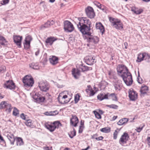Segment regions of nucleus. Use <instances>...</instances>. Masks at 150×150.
<instances>
[{
  "label": "nucleus",
  "mask_w": 150,
  "mask_h": 150,
  "mask_svg": "<svg viewBox=\"0 0 150 150\" xmlns=\"http://www.w3.org/2000/svg\"><path fill=\"white\" fill-rule=\"evenodd\" d=\"M117 74L122 77L127 86L131 85L133 82L132 75L127 68L123 64H119L117 68Z\"/></svg>",
  "instance_id": "nucleus-1"
},
{
  "label": "nucleus",
  "mask_w": 150,
  "mask_h": 150,
  "mask_svg": "<svg viewBox=\"0 0 150 150\" xmlns=\"http://www.w3.org/2000/svg\"><path fill=\"white\" fill-rule=\"evenodd\" d=\"M79 22L77 26L79 30L82 34H86L91 30V23L90 21L86 18L82 17L79 19Z\"/></svg>",
  "instance_id": "nucleus-2"
},
{
  "label": "nucleus",
  "mask_w": 150,
  "mask_h": 150,
  "mask_svg": "<svg viewBox=\"0 0 150 150\" xmlns=\"http://www.w3.org/2000/svg\"><path fill=\"white\" fill-rule=\"evenodd\" d=\"M83 34L84 35L87 42L89 43L87 44L88 46L89 45H94L98 43L99 41V38L97 36L91 35L90 31L86 32V34Z\"/></svg>",
  "instance_id": "nucleus-3"
},
{
  "label": "nucleus",
  "mask_w": 150,
  "mask_h": 150,
  "mask_svg": "<svg viewBox=\"0 0 150 150\" xmlns=\"http://www.w3.org/2000/svg\"><path fill=\"white\" fill-rule=\"evenodd\" d=\"M109 21L112 23V25L116 29L121 30L123 28V25L120 20L110 17Z\"/></svg>",
  "instance_id": "nucleus-4"
},
{
  "label": "nucleus",
  "mask_w": 150,
  "mask_h": 150,
  "mask_svg": "<svg viewBox=\"0 0 150 150\" xmlns=\"http://www.w3.org/2000/svg\"><path fill=\"white\" fill-rule=\"evenodd\" d=\"M23 81L25 86L27 87L32 86L34 83L33 78L28 75L23 78Z\"/></svg>",
  "instance_id": "nucleus-5"
},
{
  "label": "nucleus",
  "mask_w": 150,
  "mask_h": 150,
  "mask_svg": "<svg viewBox=\"0 0 150 150\" xmlns=\"http://www.w3.org/2000/svg\"><path fill=\"white\" fill-rule=\"evenodd\" d=\"M64 29L65 31L71 32L74 30V27L73 24L68 21H66L64 22Z\"/></svg>",
  "instance_id": "nucleus-6"
},
{
  "label": "nucleus",
  "mask_w": 150,
  "mask_h": 150,
  "mask_svg": "<svg viewBox=\"0 0 150 150\" xmlns=\"http://www.w3.org/2000/svg\"><path fill=\"white\" fill-rule=\"evenodd\" d=\"M59 102L61 104H65L68 103L70 99L68 98L67 95H64L63 93H60L57 98Z\"/></svg>",
  "instance_id": "nucleus-7"
},
{
  "label": "nucleus",
  "mask_w": 150,
  "mask_h": 150,
  "mask_svg": "<svg viewBox=\"0 0 150 150\" xmlns=\"http://www.w3.org/2000/svg\"><path fill=\"white\" fill-rule=\"evenodd\" d=\"M129 136L126 132H124L121 136L119 140V143L122 145L126 144L129 140Z\"/></svg>",
  "instance_id": "nucleus-8"
},
{
  "label": "nucleus",
  "mask_w": 150,
  "mask_h": 150,
  "mask_svg": "<svg viewBox=\"0 0 150 150\" xmlns=\"http://www.w3.org/2000/svg\"><path fill=\"white\" fill-rule=\"evenodd\" d=\"M39 87L41 91L46 92L48 90L50 86L47 82L43 81L39 83Z\"/></svg>",
  "instance_id": "nucleus-9"
},
{
  "label": "nucleus",
  "mask_w": 150,
  "mask_h": 150,
  "mask_svg": "<svg viewBox=\"0 0 150 150\" xmlns=\"http://www.w3.org/2000/svg\"><path fill=\"white\" fill-rule=\"evenodd\" d=\"M85 11L87 16L90 18H93L95 17V13L92 7L88 6L85 9Z\"/></svg>",
  "instance_id": "nucleus-10"
},
{
  "label": "nucleus",
  "mask_w": 150,
  "mask_h": 150,
  "mask_svg": "<svg viewBox=\"0 0 150 150\" xmlns=\"http://www.w3.org/2000/svg\"><path fill=\"white\" fill-rule=\"evenodd\" d=\"M4 87L10 89H14L15 86L14 83L12 80H8L4 84Z\"/></svg>",
  "instance_id": "nucleus-11"
},
{
  "label": "nucleus",
  "mask_w": 150,
  "mask_h": 150,
  "mask_svg": "<svg viewBox=\"0 0 150 150\" xmlns=\"http://www.w3.org/2000/svg\"><path fill=\"white\" fill-rule=\"evenodd\" d=\"M129 96L130 100L135 101L137 98V93L132 89L129 92Z\"/></svg>",
  "instance_id": "nucleus-12"
},
{
  "label": "nucleus",
  "mask_w": 150,
  "mask_h": 150,
  "mask_svg": "<svg viewBox=\"0 0 150 150\" xmlns=\"http://www.w3.org/2000/svg\"><path fill=\"white\" fill-rule=\"evenodd\" d=\"M13 38L14 42L19 47H21V40L22 39V36L16 35H13Z\"/></svg>",
  "instance_id": "nucleus-13"
},
{
  "label": "nucleus",
  "mask_w": 150,
  "mask_h": 150,
  "mask_svg": "<svg viewBox=\"0 0 150 150\" xmlns=\"http://www.w3.org/2000/svg\"><path fill=\"white\" fill-rule=\"evenodd\" d=\"M85 59L86 62L88 65H92L96 62L95 57L91 56L86 57Z\"/></svg>",
  "instance_id": "nucleus-14"
},
{
  "label": "nucleus",
  "mask_w": 150,
  "mask_h": 150,
  "mask_svg": "<svg viewBox=\"0 0 150 150\" xmlns=\"http://www.w3.org/2000/svg\"><path fill=\"white\" fill-rule=\"evenodd\" d=\"M33 98L34 99L39 102H43L45 99V97L40 96V95L38 93H36Z\"/></svg>",
  "instance_id": "nucleus-15"
},
{
  "label": "nucleus",
  "mask_w": 150,
  "mask_h": 150,
  "mask_svg": "<svg viewBox=\"0 0 150 150\" xmlns=\"http://www.w3.org/2000/svg\"><path fill=\"white\" fill-rule=\"evenodd\" d=\"M78 122L79 120L78 117L76 115H72L70 119V123L74 127H76L77 126Z\"/></svg>",
  "instance_id": "nucleus-16"
},
{
  "label": "nucleus",
  "mask_w": 150,
  "mask_h": 150,
  "mask_svg": "<svg viewBox=\"0 0 150 150\" xmlns=\"http://www.w3.org/2000/svg\"><path fill=\"white\" fill-rule=\"evenodd\" d=\"M96 28L97 29L99 30L100 32L103 35L105 32V29L103 26L101 22H97L96 24Z\"/></svg>",
  "instance_id": "nucleus-17"
},
{
  "label": "nucleus",
  "mask_w": 150,
  "mask_h": 150,
  "mask_svg": "<svg viewBox=\"0 0 150 150\" xmlns=\"http://www.w3.org/2000/svg\"><path fill=\"white\" fill-rule=\"evenodd\" d=\"M32 40L31 36L28 35L25 39V43L24 44V46L25 48H28L30 46V41Z\"/></svg>",
  "instance_id": "nucleus-18"
},
{
  "label": "nucleus",
  "mask_w": 150,
  "mask_h": 150,
  "mask_svg": "<svg viewBox=\"0 0 150 150\" xmlns=\"http://www.w3.org/2000/svg\"><path fill=\"white\" fill-rule=\"evenodd\" d=\"M49 60L51 64L54 65L58 63V59L57 57L52 56L50 57Z\"/></svg>",
  "instance_id": "nucleus-19"
},
{
  "label": "nucleus",
  "mask_w": 150,
  "mask_h": 150,
  "mask_svg": "<svg viewBox=\"0 0 150 150\" xmlns=\"http://www.w3.org/2000/svg\"><path fill=\"white\" fill-rule=\"evenodd\" d=\"M72 74L73 76L76 79H77L79 78L80 75V71L78 69L74 68L72 69Z\"/></svg>",
  "instance_id": "nucleus-20"
},
{
  "label": "nucleus",
  "mask_w": 150,
  "mask_h": 150,
  "mask_svg": "<svg viewBox=\"0 0 150 150\" xmlns=\"http://www.w3.org/2000/svg\"><path fill=\"white\" fill-rule=\"evenodd\" d=\"M97 98L98 100L100 101H102L105 99H108V96L107 93L106 94H105L104 93H100L98 96Z\"/></svg>",
  "instance_id": "nucleus-21"
},
{
  "label": "nucleus",
  "mask_w": 150,
  "mask_h": 150,
  "mask_svg": "<svg viewBox=\"0 0 150 150\" xmlns=\"http://www.w3.org/2000/svg\"><path fill=\"white\" fill-rule=\"evenodd\" d=\"M114 86L115 90L117 91H120L122 86L121 83L119 80L115 82Z\"/></svg>",
  "instance_id": "nucleus-22"
},
{
  "label": "nucleus",
  "mask_w": 150,
  "mask_h": 150,
  "mask_svg": "<svg viewBox=\"0 0 150 150\" xmlns=\"http://www.w3.org/2000/svg\"><path fill=\"white\" fill-rule=\"evenodd\" d=\"M54 22L53 20H52L51 21H48L44 25L41 26V28L42 29L44 28L49 27L50 25L54 24Z\"/></svg>",
  "instance_id": "nucleus-23"
},
{
  "label": "nucleus",
  "mask_w": 150,
  "mask_h": 150,
  "mask_svg": "<svg viewBox=\"0 0 150 150\" xmlns=\"http://www.w3.org/2000/svg\"><path fill=\"white\" fill-rule=\"evenodd\" d=\"M57 40V39L54 37H52L48 38L46 40V42L51 45L53 42Z\"/></svg>",
  "instance_id": "nucleus-24"
},
{
  "label": "nucleus",
  "mask_w": 150,
  "mask_h": 150,
  "mask_svg": "<svg viewBox=\"0 0 150 150\" xmlns=\"http://www.w3.org/2000/svg\"><path fill=\"white\" fill-rule=\"evenodd\" d=\"M87 88L86 89V92L89 93L90 96H93L94 95L95 93L90 85H88L87 86Z\"/></svg>",
  "instance_id": "nucleus-25"
},
{
  "label": "nucleus",
  "mask_w": 150,
  "mask_h": 150,
  "mask_svg": "<svg viewBox=\"0 0 150 150\" xmlns=\"http://www.w3.org/2000/svg\"><path fill=\"white\" fill-rule=\"evenodd\" d=\"M45 127L51 132L54 131L55 129L53 123L50 124L46 123L45 124Z\"/></svg>",
  "instance_id": "nucleus-26"
},
{
  "label": "nucleus",
  "mask_w": 150,
  "mask_h": 150,
  "mask_svg": "<svg viewBox=\"0 0 150 150\" xmlns=\"http://www.w3.org/2000/svg\"><path fill=\"white\" fill-rule=\"evenodd\" d=\"M8 139L10 141L11 144L13 145L15 141V138L13 134H8L7 136Z\"/></svg>",
  "instance_id": "nucleus-27"
},
{
  "label": "nucleus",
  "mask_w": 150,
  "mask_h": 150,
  "mask_svg": "<svg viewBox=\"0 0 150 150\" xmlns=\"http://www.w3.org/2000/svg\"><path fill=\"white\" fill-rule=\"evenodd\" d=\"M107 94L108 96V99H111L115 101H117V96L115 93L110 94L108 93H107Z\"/></svg>",
  "instance_id": "nucleus-28"
},
{
  "label": "nucleus",
  "mask_w": 150,
  "mask_h": 150,
  "mask_svg": "<svg viewBox=\"0 0 150 150\" xmlns=\"http://www.w3.org/2000/svg\"><path fill=\"white\" fill-rule=\"evenodd\" d=\"M128 119L126 118H124L120 120L117 122V124L119 125H122L127 122Z\"/></svg>",
  "instance_id": "nucleus-29"
},
{
  "label": "nucleus",
  "mask_w": 150,
  "mask_h": 150,
  "mask_svg": "<svg viewBox=\"0 0 150 150\" xmlns=\"http://www.w3.org/2000/svg\"><path fill=\"white\" fill-rule=\"evenodd\" d=\"M148 90V87L144 85L141 87L140 91L141 94L144 95L146 93V92Z\"/></svg>",
  "instance_id": "nucleus-30"
},
{
  "label": "nucleus",
  "mask_w": 150,
  "mask_h": 150,
  "mask_svg": "<svg viewBox=\"0 0 150 150\" xmlns=\"http://www.w3.org/2000/svg\"><path fill=\"white\" fill-rule=\"evenodd\" d=\"M16 145L18 146H21L24 144V142L22 139L20 137H17L16 139Z\"/></svg>",
  "instance_id": "nucleus-31"
},
{
  "label": "nucleus",
  "mask_w": 150,
  "mask_h": 150,
  "mask_svg": "<svg viewBox=\"0 0 150 150\" xmlns=\"http://www.w3.org/2000/svg\"><path fill=\"white\" fill-rule=\"evenodd\" d=\"M80 69H81L82 71L83 72L89 70H91L92 69L91 67H88L87 66H83V64L81 65V67H80Z\"/></svg>",
  "instance_id": "nucleus-32"
},
{
  "label": "nucleus",
  "mask_w": 150,
  "mask_h": 150,
  "mask_svg": "<svg viewBox=\"0 0 150 150\" xmlns=\"http://www.w3.org/2000/svg\"><path fill=\"white\" fill-rule=\"evenodd\" d=\"M144 53L142 54L140 53L138 54L137 57V61L138 62H140L144 59Z\"/></svg>",
  "instance_id": "nucleus-33"
},
{
  "label": "nucleus",
  "mask_w": 150,
  "mask_h": 150,
  "mask_svg": "<svg viewBox=\"0 0 150 150\" xmlns=\"http://www.w3.org/2000/svg\"><path fill=\"white\" fill-rule=\"evenodd\" d=\"M30 67L35 69H39V66L37 63H32L30 64Z\"/></svg>",
  "instance_id": "nucleus-34"
},
{
  "label": "nucleus",
  "mask_w": 150,
  "mask_h": 150,
  "mask_svg": "<svg viewBox=\"0 0 150 150\" xmlns=\"http://www.w3.org/2000/svg\"><path fill=\"white\" fill-rule=\"evenodd\" d=\"M7 42V41L4 37L0 35V46L4 45Z\"/></svg>",
  "instance_id": "nucleus-35"
},
{
  "label": "nucleus",
  "mask_w": 150,
  "mask_h": 150,
  "mask_svg": "<svg viewBox=\"0 0 150 150\" xmlns=\"http://www.w3.org/2000/svg\"><path fill=\"white\" fill-rule=\"evenodd\" d=\"M54 127L55 129L57 128H58L60 126H62V125L60 122L58 121H55L53 123Z\"/></svg>",
  "instance_id": "nucleus-36"
},
{
  "label": "nucleus",
  "mask_w": 150,
  "mask_h": 150,
  "mask_svg": "<svg viewBox=\"0 0 150 150\" xmlns=\"http://www.w3.org/2000/svg\"><path fill=\"white\" fill-rule=\"evenodd\" d=\"M100 130L102 132L107 133L110 132V129L109 127H106L101 129Z\"/></svg>",
  "instance_id": "nucleus-37"
},
{
  "label": "nucleus",
  "mask_w": 150,
  "mask_h": 150,
  "mask_svg": "<svg viewBox=\"0 0 150 150\" xmlns=\"http://www.w3.org/2000/svg\"><path fill=\"white\" fill-rule=\"evenodd\" d=\"M94 4L98 8L102 10H104V8H102L103 6L98 2L95 1L93 2Z\"/></svg>",
  "instance_id": "nucleus-38"
},
{
  "label": "nucleus",
  "mask_w": 150,
  "mask_h": 150,
  "mask_svg": "<svg viewBox=\"0 0 150 150\" xmlns=\"http://www.w3.org/2000/svg\"><path fill=\"white\" fill-rule=\"evenodd\" d=\"M69 137L71 138H73L74 136L76 135V131L74 128H73V131L70 132V133H69Z\"/></svg>",
  "instance_id": "nucleus-39"
},
{
  "label": "nucleus",
  "mask_w": 150,
  "mask_h": 150,
  "mask_svg": "<svg viewBox=\"0 0 150 150\" xmlns=\"http://www.w3.org/2000/svg\"><path fill=\"white\" fill-rule=\"evenodd\" d=\"M12 108L11 105L10 104L8 103L7 104L6 106L5 109H6V111H7L8 112H10L11 111Z\"/></svg>",
  "instance_id": "nucleus-40"
},
{
  "label": "nucleus",
  "mask_w": 150,
  "mask_h": 150,
  "mask_svg": "<svg viewBox=\"0 0 150 150\" xmlns=\"http://www.w3.org/2000/svg\"><path fill=\"white\" fill-rule=\"evenodd\" d=\"M7 104L5 101L2 102L0 104V109L5 108Z\"/></svg>",
  "instance_id": "nucleus-41"
},
{
  "label": "nucleus",
  "mask_w": 150,
  "mask_h": 150,
  "mask_svg": "<svg viewBox=\"0 0 150 150\" xmlns=\"http://www.w3.org/2000/svg\"><path fill=\"white\" fill-rule=\"evenodd\" d=\"M120 131V129H118L115 130L113 133V139H117L118 134Z\"/></svg>",
  "instance_id": "nucleus-42"
},
{
  "label": "nucleus",
  "mask_w": 150,
  "mask_h": 150,
  "mask_svg": "<svg viewBox=\"0 0 150 150\" xmlns=\"http://www.w3.org/2000/svg\"><path fill=\"white\" fill-rule=\"evenodd\" d=\"M144 58L145 60H147L148 62H150V56L147 53H144Z\"/></svg>",
  "instance_id": "nucleus-43"
},
{
  "label": "nucleus",
  "mask_w": 150,
  "mask_h": 150,
  "mask_svg": "<svg viewBox=\"0 0 150 150\" xmlns=\"http://www.w3.org/2000/svg\"><path fill=\"white\" fill-rule=\"evenodd\" d=\"M80 96L79 93L76 94L74 97V101L75 103H76L79 100Z\"/></svg>",
  "instance_id": "nucleus-44"
},
{
  "label": "nucleus",
  "mask_w": 150,
  "mask_h": 150,
  "mask_svg": "<svg viewBox=\"0 0 150 150\" xmlns=\"http://www.w3.org/2000/svg\"><path fill=\"white\" fill-rule=\"evenodd\" d=\"M94 113L96 118L98 119H101V116L99 112L97 111H94Z\"/></svg>",
  "instance_id": "nucleus-45"
},
{
  "label": "nucleus",
  "mask_w": 150,
  "mask_h": 150,
  "mask_svg": "<svg viewBox=\"0 0 150 150\" xmlns=\"http://www.w3.org/2000/svg\"><path fill=\"white\" fill-rule=\"evenodd\" d=\"M108 107L115 109H117L118 108V106L115 104H111L110 105H107Z\"/></svg>",
  "instance_id": "nucleus-46"
},
{
  "label": "nucleus",
  "mask_w": 150,
  "mask_h": 150,
  "mask_svg": "<svg viewBox=\"0 0 150 150\" xmlns=\"http://www.w3.org/2000/svg\"><path fill=\"white\" fill-rule=\"evenodd\" d=\"M25 124L28 126L31 127L32 125V121L30 120H28L25 122Z\"/></svg>",
  "instance_id": "nucleus-47"
},
{
  "label": "nucleus",
  "mask_w": 150,
  "mask_h": 150,
  "mask_svg": "<svg viewBox=\"0 0 150 150\" xmlns=\"http://www.w3.org/2000/svg\"><path fill=\"white\" fill-rule=\"evenodd\" d=\"M6 70V67L4 66H0V72L3 73L5 72Z\"/></svg>",
  "instance_id": "nucleus-48"
},
{
  "label": "nucleus",
  "mask_w": 150,
  "mask_h": 150,
  "mask_svg": "<svg viewBox=\"0 0 150 150\" xmlns=\"http://www.w3.org/2000/svg\"><path fill=\"white\" fill-rule=\"evenodd\" d=\"M19 114V111L16 108H14V110L13 111V115L14 116H17Z\"/></svg>",
  "instance_id": "nucleus-49"
},
{
  "label": "nucleus",
  "mask_w": 150,
  "mask_h": 150,
  "mask_svg": "<svg viewBox=\"0 0 150 150\" xmlns=\"http://www.w3.org/2000/svg\"><path fill=\"white\" fill-rule=\"evenodd\" d=\"M143 12L142 9H138L137 8L136 11H135V14H141Z\"/></svg>",
  "instance_id": "nucleus-50"
},
{
  "label": "nucleus",
  "mask_w": 150,
  "mask_h": 150,
  "mask_svg": "<svg viewBox=\"0 0 150 150\" xmlns=\"http://www.w3.org/2000/svg\"><path fill=\"white\" fill-rule=\"evenodd\" d=\"M56 112H57V111H54L53 112H45V115H54V114L53 113Z\"/></svg>",
  "instance_id": "nucleus-51"
},
{
  "label": "nucleus",
  "mask_w": 150,
  "mask_h": 150,
  "mask_svg": "<svg viewBox=\"0 0 150 150\" xmlns=\"http://www.w3.org/2000/svg\"><path fill=\"white\" fill-rule=\"evenodd\" d=\"M143 127V126L142 127H137V129H136V130L137 132H139L142 129Z\"/></svg>",
  "instance_id": "nucleus-52"
},
{
  "label": "nucleus",
  "mask_w": 150,
  "mask_h": 150,
  "mask_svg": "<svg viewBox=\"0 0 150 150\" xmlns=\"http://www.w3.org/2000/svg\"><path fill=\"white\" fill-rule=\"evenodd\" d=\"M148 144L149 146H150V134H148L147 138Z\"/></svg>",
  "instance_id": "nucleus-53"
},
{
  "label": "nucleus",
  "mask_w": 150,
  "mask_h": 150,
  "mask_svg": "<svg viewBox=\"0 0 150 150\" xmlns=\"http://www.w3.org/2000/svg\"><path fill=\"white\" fill-rule=\"evenodd\" d=\"M2 2V4L3 5H5L8 3L9 2V0H3Z\"/></svg>",
  "instance_id": "nucleus-54"
},
{
  "label": "nucleus",
  "mask_w": 150,
  "mask_h": 150,
  "mask_svg": "<svg viewBox=\"0 0 150 150\" xmlns=\"http://www.w3.org/2000/svg\"><path fill=\"white\" fill-rule=\"evenodd\" d=\"M83 128V127L79 126V133H82V132Z\"/></svg>",
  "instance_id": "nucleus-55"
},
{
  "label": "nucleus",
  "mask_w": 150,
  "mask_h": 150,
  "mask_svg": "<svg viewBox=\"0 0 150 150\" xmlns=\"http://www.w3.org/2000/svg\"><path fill=\"white\" fill-rule=\"evenodd\" d=\"M84 120H81L80 122V125L79 126L84 127Z\"/></svg>",
  "instance_id": "nucleus-56"
},
{
  "label": "nucleus",
  "mask_w": 150,
  "mask_h": 150,
  "mask_svg": "<svg viewBox=\"0 0 150 150\" xmlns=\"http://www.w3.org/2000/svg\"><path fill=\"white\" fill-rule=\"evenodd\" d=\"M20 117L21 118L23 119L24 120H26V118L25 117V115L23 113H22L20 115Z\"/></svg>",
  "instance_id": "nucleus-57"
},
{
  "label": "nucleus",
  "mask_w": 150,
  "mask_h": 150,
  "mask_svg": "<svg viewBox=\"0 0 150 150\" xmlns=\"http://www.w3.org/2000/svg\"><path fill=\"white\" fill-rule=\"evenodd\" d=\"M103 139V137L102 136H100L98 137L95 138V139L97 140H101Z\"/></svg>",
  "instance_id": "nucleus-58"
},
{
  "label": "nucleus",
  "mask_w": 150,
  "mask_h": 150,
  "mask_svg": "<svg viewBox=\"0 0 150 150\" xmlns=\"http://www.w3.org/2000/svg\"><path fill=\"white\" fill-rule=\"evenodd\" d=\"M137 81L139 83L141 84L142 83V80L141 78L140 79H138Z\"/></svg>",
  "instance_id": "nucleus-59"
},
{
  "label": "nucleus",
  "mask_w": 150,
  "mask_h": 150,
  "mask_svg": "<svg viewBox=\"0 0 150 150\" xmlns=\"http://www.w3.org/2000/svg\"><path fill=\"white\" fill-rule=\"evenodd\" d=\"M137 8H132L131 11H132L133 12L135 13V11H136Z\"/></svg>",
  "instance_id": "nucleus-60"
},
{
  "label": "nucleus",
  "mask_w": 150,
  "mask_h": 150,
  "mask_svg": "<svg viewBox=\"0 0 150 150\" xmlns=\"http://www.w3.org/2000/svg\"><path fill=\"white\" fill-rule=\"evenodd\" d=\"M44 149L45 150H52L51 149H49V147H45L44 148Z\"/></svg>",
  "instance_id": "nucleus-61"
},
{
  "label": "nucleus",
  "mask_w": 150,
  "mask_h": 150,
  "mask_svg": "<svg viewBox=\"0 0 150 150\" xmlns=\"http://www.w3.org/2000/svg\"><path fill=\"white\" fill-rule=\"evenodd\" d=\"M97 136L96 134H94L92 136L91 138L93 139H95L96 138H97L96 137Z\"/></svg>",
  "instance_id": "nucleus-62"
},
{
  "label": "nucleus",
  "mask_w": 150,
  "mask_h": 150,
  "mask_svg": "<svg viewBox=\"0 0 150 150\" xmlns=\"http://www.w3.org/2000/svg\"><path fill=\"white\" fill-rule=\"evenodd\" d=\"M40 51L39 50H38L35 53V54L36 56H38L39 53Z\"/></svg>",
  "instance_id": "nucleus-63"
},
{
  "label": "nucleus",
  "mask_w": 150,
  "mask_h": 150,
  "mask_svg": "<svg viewBox=\"0 0 150 150\" xmlns=\"http://www.w3.org/2000/svg\"><path fill=\"white\" fill-rule=\"evenodd\" d=\"M99 113L100 114H103V112L102 110H99Z\"/></svg>",
  "instance_id": "nucleus-64"
}]
</instances>
